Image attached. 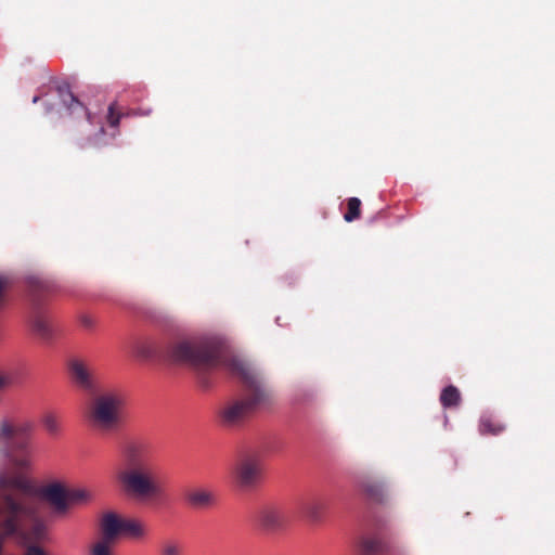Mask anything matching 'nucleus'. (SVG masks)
Here are the masks:
<instances>
[{"label":"nucleus","mask_w":555,"mask_h":555,"mask_svg":"<svg viewBox=\"0 0 555 555\" xmlns=\"http://www.w3.org/2000/svg\"><path fill=\"white\" fill-rule=\"evenodd\" d=\"M49 287L41 281H35L31 283V300L34 306V312L31 317L33 331L42 339L49 340L53 337V327L49 321V318L43 311L40 310V295L48 292Z\"/></svg>","instance_id":"0eeeda50"},{"label":"nucleus","mask_w":555,"mask_h":555,"mask_svg":"<svg viewBox=\"0 0 555 555\" xmlns=\"http://www.w3.org/2000/svg\"><path fill=\"white\" fill-rule=\"evenodd\" d=\"M47 534V528L44 524L40 521H36L30 527L29 531L26 534V539L30 542H40L44 540Z\"/></svg>","instance_id":"393cba45"},{"label":"nucleus","mask_w":555,"mask_h":555,"mask_svg":"<svg viewBox=\"0 0 555 555\" xmlns=\"http://www.w3.org/2000/svg\"><path fill=\"white\" fill-rule=\"evenodd\" d=\"M122 534L131 539H142L146 535V528L141 521L124 518Z\"/></svg>","instance_id":"a211bd4d"},{"label":"nucleus","mask_w":555,"mask_h":555,"mask_svg":"<svg viewBox=\"0 0 555 555\" xmlns=\"http://www.w3.org/2000/svg\"><path fill=\"white\" fill-rule=\"evenodd\" d=\"M91 494L86 489L68 488L67 489V507L73 504H80L88 502Z\"/></svg>","instance_id":"5701e85b"},{"label":"nucleus","mask_w":555,"mask_h":555,"mask_svg":"<svg viewBox=\"0 0 555 555\" xmlns=\"http://www.w3.org/2000/svg\"><path fill=\"white\" fill-rule=\"evenodd\" d=\"M20 530H22V528H21ZM20 532H21V531H18L17 533L4 534V533H3L2 528L0 527V551L2 550L3 540H4L5 538H9V537H12V535L18 534Z\"/></svg>","instance_id":"7c9ffc66"},{"label":"nucleus","mask_w":555,"mask_h":555,"mask_svg":"<svg viewBox=\"0 0 555 555\" xmlns=\"http://www.w3.org/2000/svg\"><path fill=\"white\" fill-rule=\"evenodd\" d=\"M72 382L82 390L94 392L98 389L96 379L91 365L79 358H73L67 363Z\"/></svg>","instance_id":"9d476101"},{"label":"nucleus","mask_w":555,"mask_h":555,"mask_svg":"<svg viewBox=\"0 0 555 555\" xmlns=\"http://www.w3.org/2000/svg\"><path fill=\"white\" fill-rule=\"evenodd\" d=\"M80 323L83 327L91 330L95 325V321L90 315H81L80 317Z\"/></svg>","instance_id":"c85d7f7f"},{"label":"nucleus","mask_w":555,"mask_h":555,"mask_svg":"<svg viewBox=\"0 0 555 555\" xmlns=\"http://www.w3.org/2000/svg\"><path fill=\"white\" fill-rule=\"evenodd\" d=\"M256 524L267 533H276L286 527L287 516L281 505L266 503L257 509Z\"/></svg>","instance_id":"1a4fd4ad"},{"label":"nucleus","mask_w":555,"mask_h":555,"mask_svg":"<svg viewBox=\"0 0 555 555\" xmlns=\"http://www.w3.org/2000/svg\"><path fill=\"white\" fill-rule=\"evenodd\" d=\"M325 509V501L317 496L307 499L301 504V513L312 522L321 521Z\"/></svg>","instance_id":"f3484780"},{"label":"nucleus","mask_w":555,"mask_h":555,"mask_svg":"<svg viewBox=\"0 0 555 555\" xmlns=\"http://www.w3.org/2000/svg\"><path fill=\"white\" fill-rule=\"evenodd\" d=\"M262 472V455L256 451H248L238 459L234 467V480L241 489L249 490L260 482Z\"/></svg>","instance_id":"423d86ee"},{"label":"nucleus","mask_w":555,"mask_h":555,"mask_svg":"<svg viewBox=\"0 0 555 555\" xmlns=\"http://www.w3.org/2000/svg\"><path fill=\"white\" fill-rule=\"evenodd\" d=\"M120 114L116 112V107H115V104H111L108 106V114H107V121L109 124V126L112 127H117L119 125V121H120Z\"/></svg>","instance_id":"bb28decb"},{"label":"nucleus","mask_w":555,"mask_h":555,"mask_svg":"<svg viewBox=\"0 0 555 555\" xmlns=\"http://www.w3.org/2000/svg\"><path fill=\"white\" fill-rule=\"evenodd\" d=\"M140 353L145 358L163 357L173 363L208 370L219 364L220 348L209 339L184 338L171 343L166 349L157 345L143 346Z\"/></svg>","instance_id":"7ed1b4c3"},{"label":"nucleus","mask_w":555,"mask_h":555,"mask_svg":"<svg viewBox=\"0 0 555 555\" xmlns=\"http://www.w3.org/2000/svg\"><path fill=\"white\" fill-rule=\"evenodd\" d=\"M360 555H388L390 546L379 537H363L359 543Z\"/></svg>","instance_id":"4468645a"},{"label":"nucleus","mask_w":555,"mask_h":555,"mask_svg":"<svg viewBox=\"0 0 555 555\" xmlns=\"http://www.w3.org/2000/svg\"><path fill=\"white\" fill-rule=\"evenodd\" d=\"M30 424H12L8 421L0 423V440L12 451L27 452L30 446Z\"/></svg>","instance_id":"6e6552de"},{"label":"nucleus","mask_w":555,"mask_h":555,"mask_svg":"<svg viewBox=\"0 0 555 555\" xmlns=\"http://www.w3.org/2000/svg\"><path fill=\"white\" fill-rule=\"evenodd\" d=\"M25 555H47L44 551L37 545H29L26 548Z\"/></svg>","instance_id":"c756f323"},{"label":"nucleus","mask_w":555,"mask_h":555,"mask_svg":"<svg viewBox=\"0 0 555 555\" xmlns=\"http://www.w3.org/2000/svg\"><path fill=\"white\" fill-rule=\"evenodd\" d=\"M44 498L54 506L57 513L67 511V488L62 485H49L44 489Z\"/></svg>","instance_id":"2eb2a0df"},{"label":"nucleus","mask_w":555,"mask_h":555,"mask_svg":"<svg viewBox=\"0 0 555 555\" xmlns=\"http://www.w3.org/2000/svg\"><path fill=\"white\" fill-rule=\"evenodd\" d=\"M158 555H184V545L177 539H166L159 545Z\"/></svg>","instance_id":"412c9836"},{"label":"nucleus","mask_w":555,"mask_h":555,"mask_svg":"<svg viewBox=\"0 0 555 555\" xmlns=\"http://www.w3.org/2000/svg\"><path fill=\"white\" fill-rule=\"evenodd\" d=\"M29 482L21 476L0 475V527L4 534L17 533L25 521L34 517L26 493Z\"/></svg>","instance_id":"20e7f679"},{"label":"nucleus","mask_w":555,"mask_h":555,"mask_svg":"<svg viewBox=\"0 0 555 555\" xmlns=\"http://www.w3.org/2000/svg\"><path fill=\"white\" fill-rule=\"evenodd\" d=\"M440 402L443 408H454L461 402V393L459 389L453 386H447L440 393Z\"/></svg>","instance_id":"aec40b11"},{"label":"nucleus","mask_w":555,"mask_h":555,"mask_svg":"<svg viewBox=\"0 0 555 555\" xmlns=\"http://www.w3.org/2000/svg\"><path fill=\"white\" fill-rule=\"evenodd\" d=\"M229 369L242 382L245 395L225 401L219 408L217 417L222 427L235 429L244 426L257 410L272 406L275 403V396L250 363L232 359Z\"/></svg>","instance_id":"f257e3e1"},{"label":"nucleus","mask_w":555,"mask_h":555,"mask_svg":"<svg viewBox=\"0 0 555 555\" xmlns=\"http://www.w3.org/2000/svg\"><path fill=\"white\" fill-rule=\"evenodd\" d=\"M15 383V377L10 374H0V389L11 386Z\"/></svg>","instance_id":"cd10ccee"},{"label":"nucleus","mask_w":555,"mask_h":555,"mask_svg":"<svg viewBox=\"0 0 555 555\" xmlns=\"http://www.w3.org/2000/svg\"><path fill=\"white\" fill-rule=\"evenodd\" d=\"M41 423L43 428L51 436H56L61 431V421L54 412H46L41 417Z\"/></svg>","instance_id":"4be33fe9"},{"label":"nucleus","mask_w":555,"mask_h":555,"mask_svg":"<svg viewBox=\"0 0 555 555\" xmlns=\"http://www.w3.org/2000/svg\"><path fill=\"white\" fill-rule=\"evenodd\" d=\"M39 100H40V96H39V95H35V96L33 98V103H38V102H39Z\"/></svg>","instance_id":"2f4dec72"},{"label":"nucleus","mask_w":555,"mask_h":555,"mask_svg":"<svg viewBox=\"0 0 555 555\" xmlns=\"http://www.w3.org/2000/svg\"><path fill=\"white\" fill-rule=\"evenodd\" d=\"M113 542L100 539L91 548V555H111Z\"/></svg>","instance_id":"a878e982"},{"label":"nucleus","mask_w":555,"mask_h":555,"mask_svg":"<svg viewBox=\"0 0 555 555\" xmlns=\"http://www.w3.org/2000/svg\"><path fill=\"white\" fill-rule=\"evenodd\" d=\"M505 429V425L492 416H483L479 423V431L481 435H500Z\"/></svg>","instance_id":"6ab92c4d"},{"label":"nucleus","mask_w":555,"mask_h":555,"mask_svg":"<svg viewBox=\"0 0 555 555\" xmlns=\"http://www.w3.org/2000/svg\"><path fill=\"white\" fill-rule=\"evenodd\" d=\"M185 502L195 509H205L212 507L217 498L216 494L205 488H193L185 492Z\"/></svg>","instance_id":"f8f14e48"},{"label":"nucleus","mask_w":555,"mask_h":555,"mask_svg":"<svg viewBox=\"0 0 555 555\" xmlns=\"http://www.w3.org/2000/svg\"><path fill=\"white\" fill-rule=\"evenodd\" d=\"M122 522L124 518L113 512L103 514L100 520V539L116 543L118 538L122 534Z\"/></svg>","instance_id":"9b49d317"},{"label":"nucleus","mask_w":555,"mask_h":555,"mask_svg":"<svg viewBox=\"0 0 555 555\" xmlns=\"http://www.w3.org/2000/svg\"><path fill=\"white\" fill-rule=\"evenodd\" d=\"M361 215V201L358 197H350L347 202V212L344 219L347 222H352L360 218Z\"/></svg>","instance_id":"b1692460"},{"label":"nucleus","mask_w":555,"mask_h":555,"mask_svg":"<svg viewBox=\"0 0 555 555\" xmlns=\"http://www.w3.org/2000/svg\"><path fill=\"white\" fill-rule=\"evenodd\" d=\"M57 93L62 103L66 106L70 115L83 117L90 121L91 115L86 106L72 93L67 86H59Z\"/></svg>","instance_id":"ddd939ff"},{"label":"nucleus","mask_w":555,"mask_h":555,"mask_svg":"<svg viewBox=\"0 0 555 555\" xmlns=\"http://www.w3.org/2000/svg\"><path fill=\"white\" fill-rule=\"evenodd\" d=\"M360 491L371 501L382 502L385 495L384 483L371 477H363L359 480Z\"/></svg>","instance_id":"dca6fc26"},{"label":"nucleus","mask_w":555,"mask_h":555,"mask_svg":"<svg viewBox=\"0 0 555 555\" xmlns=\"http://www.w3.org/2000/svg\"><path fill=\"white\" fill-rule=\"evenodd\" d=\"M117 479L129 496L140 502H152L163 496L158 468L143 444H128L121 455Z\"/></svg>","instance_id":"f03ea898"},{"label":"nucleus","mask_w":555,"mask_h":555,"mask_svg":"<svg viewBox=\"0 0 555 555\" xmlns=\"http://www.w3.org/2000/svg\"><path fill=\"white\" fill-rule=\"evenodd\" d=\"M86 420L90 428L101 436L118 434L126 423L125 397L116 390L95 395L87 408Z\"/></svg>","instance_id":"39448f33"}]
</instances>
